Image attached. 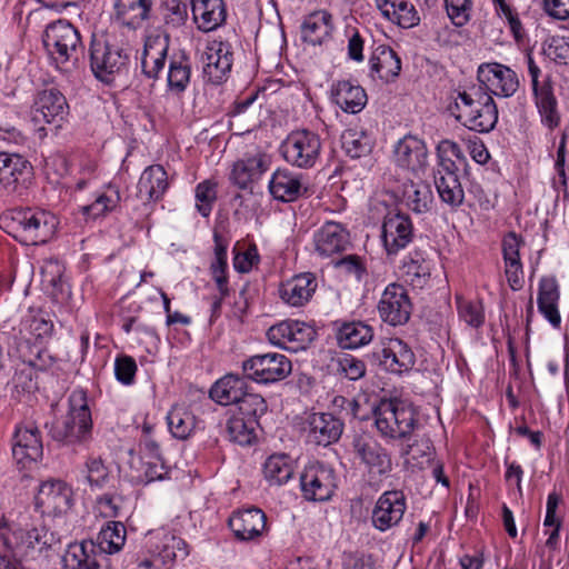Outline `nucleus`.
<instances>
[{
	"label": "nucleus",
	"instance_id": "obj_1",
	"mask_svg": "<svg viewBox=\"0 0 569 569\" xmlns=\"http://www.w3.org/2000/svg\"><path fill=\"white\" fill-rule=\"evenodd\" d=\"M58 541L56 535L32 520L29 511L0 517V569H21L22 558L42 552Z\"/></svg>",
	"mask_w": 569,
	"mask_h": 569
},
{
	"label": "nucleus",
	"instance_id": "obj_2",
	"mask_svg": "<svg viewBox=\"0 0 569 569\" xmlns=\"http://www.w3.org/2000/svg\"><path fill=\"white\" fill-rule=\"evenodd\" d=\"M59 221L46 210L14 208L0 216V228L26 246L47 243L56 233Z\"/></svg>",
	"mask_w": 569,
	"mask_h": 569
},
{
	"label": "nucleus",
	"instance_id": "obj_3",
	"mask_svg": "<svg viewBox=\"0 0 569 569\" xmlns=\"http://www.w3.org/2000/svg\"><path fill=\"white\" fill-rule=\"evenodd\" d=\"M52 440L66 445H84L92 437L93 422L88 405L87 392L74 389L68 397V410L64 416L47 423Z\"/></svg>",
	"mask_w": 569,
	"mask_h": 569
},
{
	"label": "nucleus",
	"instance_id": "obj_4",
	"mask_svg": "<svg viewBox=\"0 0 569 569\" xmlns=\"http://www.w3.org/2000/svg\"><path fill=\"white\" fill-rule=\"evenodd\" d=\"M375 427L387 442L409 440L418 427V412L412 403L399 398L380 399L372 408Z\"/></svg>",
	"mask_w": 569,
	"mask_h": 569
},
{
	"label": "nucleus",
	"instance_id": "obj_5",
	"mask_svg": "<svg viewBox=\"0 0 569 569\" xmlns=\"http://www.w3.org/2000/svg\"><path fill=\"white\" fill-rule=\"evenodd\" d=\"M448 110L463 126L478 132H490L498 121L497 104L489 93L482 91L481 87L458 92L455 101L448 106Z\"/></svg>",
	"mask_w": 569,
	"mask_h": 569
},
{
	"label": "nucleus",
	"instance_id": "obj_6",
	"mask_svg": "<svg viewBox=\"0 0 569 569\" xmlns=\"http://www.w3.org/2000/svg\"><path fill=\"white\" fill-rule=\"evenodd\" d=\"M89 52L93 76L106 84L112 83L116 76L128 71L131 59V48L128 43L93 34Z\"/></svg>",
	"mask_w": 569,
	"mask_h": 569
},
{
	"label": "nucleus",
	"instance_id": "obj_7",
	"mask_svg": "<svg viewBox=\"0 0 569 569\" xmlns=\"http://www.w3.org/2000/svg\"><path fill=\"white\" fill-rule=\"evenodd\" d=\"M438 169L435 174V184L440 200L451 208H458L463 203L465 191L458 177V167L452 160H465L460 146L452 140H441L437 147Z\"/></svg>",
	"mask_w": 569,
	"mask_h": 569
},
{
	"label": "nucleus",
	"instance_id": "obj_8",
	"mask_svg": "<svg viewBox=\"0 0 569 569\" xmlns=\"http://www.w3.org/2000/svg\"><path fill=\"white\" fill-rule=\"evenodd\" d=\"M42 42L50 60L61 71H67L70 63L77 62L83 51L80 32L64 19L46 27Z\"/></svg>",
	"mask_w": 569,
	"mask_h": 569
},
{
	"label": "nucleus",
	"instance_id": "obj_9",
	"mask_svg": "<svg viewBox=\"0 0 569 569\" xmlns=\"http://www.w3.org/2000/svg\"><path fill=\"white\" fill-rule=\"evenodd\" d=\"M321 149L320 136L308 129L290 132L280 146V152L286 162L300 169L315 167Z\"/></svg>",
	"mask_w": 569,
	"mask_h": 569
},
{
	"label": "nucleus",
	"instance_id": "obj_10",
	"mask_svg": "<svg viewBox=\"0 0 569 569\" xmlns=\"http://www.w3.org/2000/svg\"><path fill=\"white\" fill-rule=\"evenodd\" d=\"M241 369L244 378L268 385L286 379L291 373L292 365L284 355L268 352L243 360Z\"/></svg>",
	"mask_w": 569,
	"mask_h": 569
},
{
	"label": "nucleus",
	"instance_id": "obj_11",
	"mask_svg": "<svg viewBox=\"0 0 569 569\" xmlns=\"http://www.w3.org/2000/svg\"><path fill=\"white\" fill-rule=\"evenodd\" d=\"M268 341L281 349L298 352L306 350L317 337L313 325L295 319H286L267 330Z\"/></svg>",
	"mask_w": 569,
	"mask_h": 569
},
{
	"label": "nucleus",
	"instance_id": "obj_12",
	"mask_svg": "<svg viewBox=\"0 0 569 569\" xmlns=\"http://www.w3.org/2000/svg\"><path fill=\"white\" fill-rule=\"evenodd\" d=\"M357 459L365 465L372 477L386 478L392 471V458L389 450L369 433H357L351 441Z\"/></svg>",
	"mask_w": 569,
	"mask_h": 569
},
{
	"label": "nucleus",
	"instance_id": "obj_13",
	"mask_svg": "<svg viewBox=\"0 0 569 569\" xmlns=\"http://www.w3.org/2000/svg\"><path fill=\"white\" fill-rule=\"evenodd\" d=\"M337 487L335 470L321 462L309 463L300 476L302 497L308 501H328L332 498Z\"/></svg>",
	"mask_w": 569,
	"mask_h": 569
},
{
	"label": "nucleus",
	"instance_id": "obj_14",
	"mask_svg": "<svg viewBox=\"0 0 569 569\" xmlns=\"http://www.w3.org/2000/svg\"><path fill=\"white\" fill-rule=\"evenodd\" d=\"M73 505L72 488L59 479L43 481L34 497V507L42 516L66 515Z\"/></svg>",
	"mask_w": 569,
	"mask_h": 569
},
{
	"label": "nucleus",
	"instance_id": "obj_15",
	"mask_svg": "<svg viewBox=\"0 0 569 569\" xmlns=\"http://www.w3.org/2000/svg\"><path fill=\"white\" fill-rule=\"evenodd\" d=\"M368 357L373 366L398 375L408 372L416 362L411 348L399 338H391L383 342Z\"/></svg>",
	"mask_w": 569,
	"mask_h": 569
},
{
	"label": "nucleus",
	"instance_id": "obj_16",
	"mask_svg": "<svg viewBox=\"0 0 569 569\" xmlns=\"http://www.w3.org/2000/svg\"><path fill=\"white\" fill-rule=\"evenodd\" d=\"M380 319L392 327L406 325L412 312L407 289L397 282L389 283L377 305Z\"/></svg>",
	"mask_w": 569,
	"mask_h": 569
},
{
	"label": "nucleus",
	"instance_id": "obj_17",
	"mask_svg": "<svg viewBox=\"0 0 569 569\" xmlns=\"http://www.w3.org/2000/svg\"><path fill=\"white\" fill-rule=\"evenodd\" d=\"M479 87L491 97H511L518 90L519 79L509 67L498 63H482L477 71Z\"/></svg>",
	"mask_w": 569,
	"mask_h": 569
},
{
	"label": "nucleus",
	"instance_id": "obj_18",
	"mask_svg": "<svg viewBox=\"0 0 569 569\" xmlns=\"http://www.w3.org/2000/svg\"><path fill=\"white\" fill-rule=\"evenodd\" d=\"M233 47L228 40L213 39L204 51L203 73L212 84L227 81L233 64Z\"/></svg>",
	"mask_w": 569,
	"mask_h": 569
},
{
	"label": "nucleus",
	"instance_id": "obj_19",
	"mask_svg": "<svg viewBox=\"0 0 569 569\" xmlns=\"http://www.w3.org/2000/svg\"><path fill=\"white\" fill-rule=\"evenodd\" d=\"M343 428V421L329 412L309 413L302 427L308 443L323 447L337 442Z\"/></svg>",
	"mask_w": 569,
	"mask_h": 569
},
{
	"label": "nucleus",
	"instance_id": "obj_20",
	"mask_svg": "<svg viewBox=\"0 0 569 569\" xmlns=\"http://www.w3.org/2000/svg\"><path fill=\"white\" fill-rule=\"evenodd\" d=\"M406 509L407 498L402 490L385 491L372 510V526L379 531L396 527L402 520Z\"/></svg>",
	"mask_w": 569,
	"mask_h": 569
},
{
	"label": "nucleus",
	"instance_id": "obj_21",
	"mask_svg": "<svg viewBox=\"0 0 569 569\" xmlns=\"http://www.w3.org/2000/svg\"><path fill=\"white\" fill-rule=\"evenodd\" d=\"M381 238L389 256L405 249L413 239L410 217L401 212H389L382 223Z\"/></svg>",
	"mask_w": 569,
	"mask_h": 569
},
{
	"label": "nucleus",
	"instance_id": "obj_22",
	"mask_svg": "<svg viewBox=\"0 0 569 569\" xmlns=\"http://www.w3.org/2000/svg\"><path fill=\"white\" fill-rule=\"evenodd\" d=\"M33 174L31 162L19 153L0 152V186L8 192L24 187Z\"/></svg>",
	"mask_w": 569,
	"mask_h": 569
},
{
	"label": "nucleus",
	"instance_id": "obj_23",
	"mask_svg": "<svg viewBox=\"0 0 569 569\" xmlns=\"http://www.w3.org/2000/svg\"><path fill=\"white\" fill-rule=\"evenodd\" d=\"M229 528L239 541H254L267 530V516L256 507L233 511L228 520Z\"/></svg>",
	"mask_w": 569,
	"mask_h": 569
},
{
	"label": "nucleus",
	"instance_id": "obj_24",
	"mask_svg": "<svg viewBox=\"0 0 569 569\" xmlns=\"http://www.w3.org/2000/svg\"><path fill=\"white\" fill-rule=\"evenodd\" d=\"M273 199L280 202H293L308 193V186L302 173L288 168L277 169L268 184Z\"/></svg>",
	"mask_w": 569,
	"mask_h": 569
},
{
	"label": "nucleus",
	"instance_id": "obj_25",
	"mask_svg": "<svg viewBox=\"0 0 569 569\" xmlns=\"http://www.w3.org/2000/svg\"><path fill=\"white\" fill-rule=\"evenodd\" d=\"M34 120L61 127L69 114V104L66 97L56 88L40 91L33 103Z\"/></svg>",
	"mask_w": 569,
	"mask_h": 569
},
{
	"label": "nucleus",
	"instance_id": "obj_26",
	"mask_svg": "<svg viewBox=\"0 0 569 569\" xmlns=\"http://www.w3.org/2000/svg\"><path fill=\"white\" fill-rule=\"evenodd\" d=\"M43 453L41 435L36 426L17 427L12 438V456L21 468L38 461Z\"/></svg>",
	"mask_w": 569,
	"mask_h": 569
},
{
	"label": "nucleus",
	"instance_id": "obj_27",
	"mask_svg": "<svg viewBox=\"0 0 569 569\" xmlns=\"http://www.w3.org/2000/svg\"><path fill=\"white\" fill-rule=\"evenodd\" d=\"M270 161L264 153L246 154L233 162L229 180L240 190H247L269 169Z\"/></svg>",
	"mask_w": 569,
	"mask_h": 569
},
{
	"label": "nucleus",
	"instance_id": "obj_28",
	"mask_svg": "<svg viewBox=\"0 0 569 569\" xmlns=\"http://www.w3.org/2000/svg\"><path fill=\"white\" fill-rule=\"evenodd\" d=\"M146 548L148 552H153L163 568H167L180 558L184 559L189 551L183 539L169 532H158L151 535Z\"/></svg>",
	"mask_w": 569,
	"mask_h": 569
},
{
	"label": "nucleus",
	"instance_id": "obj_29",
	"mask_svg": "<svg viewBox=\"0 0 569 569\" xmlns=\"http://www.w3.org/2000/svg\"><path fill=\"white\" fill-rule=\"evenodd\" d=\"M318 287L317 278L311 272L291 277L279 286V297L291 307H302L308 303Z\"/></svg>",
	"mask_w": 569,
	"mask_h": 569
},
{
	"label": "nucleus",
	"instance_id": "obj_30",
	"mask_svg": "<svg viewBox=\"0 0 569 569\" xmlns=\"http://www.w3.org/2000/svg\"><path fill=\"white\" fill-rule=\"evenodd\" d=\"M317 252L322 257H330L346 251L350 246V233L339 222L327 221L315 234Z\"/></svg>",
	"mask_w": 569,
	"mask_h": 569
},
{
	"label": "nucleus",
	"instance_id": "obj_31",
	"mask_svg": "<svg viewBox=\"0 0 569 569\" xmlns=\"http://www.w3.org/2000/svg\"><path fill=\"white\" fill-rule=\"evenodd\" d=\"M153 0H114L112 19L121 27L132 30L150 19Z\"/></svg>",
	"mask_w": 569,
	"mask_h": 569
},
{
	"label": "nucleus",
	"instance_id": "obj_32",
	"mask_svg": "<svg viewBox=\"0 0 569 569\" xmlns=\"http://www.w3.org/2000/svg\"><path fill=\"white\" fill-rule=\"evenodd\" d=\"M523 240L516 232H508L502 239V257L505 261V273L512 290H519L523 284V269L520 259V247Z\"/></svg>",
	"mask_w": 569,
	"mask_h": 569
},
{
	"label": "nucleus",
	"instance_id": "obj_33",
	"mask_svg": "<svg viewBox=\"0 0 569 569\" xmlns=\"http://www.w3.org/2000/svg\"><path fill=\"white\" fill-rule=\"evenodd\" d=\"M167 69V91L178 97L182 96L191 82L190 56L184 50L173 51L169 56Z\"/></svg>",
	"mask_w": 569,
	"mask_h": 569
},
{
	"label": "nucleus",
	"instance_id": "obj_34",
	"mask_svg": "<svg viewBox=\"0 0 569 569\" xmlns=\"http://www.w3.org/2000/svg\"><path fill=\"white\" fill-rule=\"evenodd\" d=\"M396 163L411 171L423 170L428 163V150L425 142L413 136H406L395 147Z\"/></svg>",
	"mask_w": 569,
	"mask_h": 569
},
{
	"label": "nucleus",
	"instance_id": "obj_35",
	"mask_svg": "<svg viewBox=\"0 0 569 569\" xmlns=\"http://www.w3.org/2000/svg\"><path fill=\"white\" fill-rule=\"evenodd\" d=\"M169 39H160L159 37L148 38L142 57L141 68L143 74L149 79H158L160 73L169 64Z\"/></svg>",
	"mask_w": 569,
	"mask_h": 569
},
{
	"label": "nucleus",
	"instance_id": "obj_36",
	"mask_svg": "<svg viewBox=\"0 0 569 569\" xmlns=\"http://www.w3.org/2000/svg\"><path fill=\"white\" fill-rule=\"evenodd\" d=\"M332 101L347 113H358L367 104L365 89L351 80H338L331 87Z\"/></svg>",
	"mask_w": 569,
	"mask_h": 569
},
{
	"label": "nucleus",
	"instance_id": "obj_37",
	"mask_svg": "<svg viewBox=\"0 0 569 569\" xmlns=\"http://www.w3.org/2000/svg\"><path fill=\"white\" fill-rule=\"evenodd\" d=\"M103 558L96 542L82 540L70 543L62 557L63 569H100Z\"/></svg>",
	"mask_w": 569,
	"mask_h": 569
},
{
	"label": "nucleus",
	"instance_id": "obj_38",
	"mask_svg": "<svg viewBox=\"0 0 569 569\" xmlns=\"http://www.w3.org/2000/svg\"><path fill=\"white\" fill-rule=\"evenodd\" d=\"M247 378L228 373L218 379L209 390V397L220 406L237 405L248 390Z\"/></svg>",
	"mask_w": 569,
	"mask_h": 569
},
{
	"label": "nucleus",
	"instance_id": "obj_39",
	"mask_svg": "<svg viewBox=\"0 0 569 569\" xmlns=\"http://www.w3.org/2000/svg\"><path fill=\"white\" fill-rule=\"evenodd\" d=\"M560 291L558 282L552 277H543L539 281L537 305L539 312L553 328H559L561 317L558 310Z\"/></svg>",
	"mask_w": 569,
	"mask_h": 569
},
{
	"label": "nucleus",
	"instance_id": "obj_40",
	"mask_svg": "<svg viewBox=\"0 0 569 569\" xmlns=\"http://www.w3.org/2000/svg\"><path fill=\"white\" fill-rule=\"evenodd\" d=\"M332 14L327 10H317L305 17L301 24V39L312 46L322 44L333 31Z\"/></svg>",
	"mask_w": 569,
	"mask_h": 569
},
{
	"label": "nucleus",
	"instance_id": "obj_41",
	"mask_svg": "<svg viewBox=\"0 0 569 569\" xmlns=\"http://www.w3.org/2000/svg\"><path fill=\"white\" fill-rule=\"evenodd\" d=\"M369 76L383 82L393 81L401 70V60L390 47H378L369 59Z\"/></svg>",
	"mask_w": 569,
	"mask_h": 569
},
{
	"label": "nucleus",
	"instance_id": "obj_42",
	"mask_svg": "<svg viewBox=\"0 0 569 569\" xmlns=\"http://www.w3.org/2000/svg\"><path fill=\"white\" fill-rule=\"evenodd\" d=\"M198 29L209 32L217 29L227 17L223 0H190Z\"/></svg>",
	"mask_w": 569,
	"mask_h": 569
},
{
	"label": "nucleus",
	"instance_id": "obj_43",
	"mask_svg": "<svg viewBox=\"0 0 569 569\" xmlns=\"http://www.w3.org/2000/svg\"><path fill=\"white\" fill-rule=\"evenodd\" d=\"M377 8L389 21L403 29L419 24L420 16L409 0H376Z\"/></svg>",
	"mask_w": 569,
	"mask_h": 569
},
{
	"label": "nucleus",
	"instance_id": "obj_44",
	"mask_svg": "<svg viewBox=\"0 0 569 569\" xmlns=\"http://www.w3.org/2000/svg\"><path fill=\"white\" fill-rule=\"evenodd\" d=\"M169 187L168 174L160 164L147 167L138 181V197L148 201L160 200Z\"/></svg>",
	"mask_w": 569,
	"mask_h": 569
},
{
	"label": "nucleus",
	"instance_id": "obj_45",
	"mask_svg": "<svg viewBox=\"0 0 569 569\" xmlns=\"http://www.w3.org/2000/svg\"><path fill=\"white\" fill-rule=\"evenodd\" d=\"M401 276L415 289L425 288L431 277V261L421 250H413L403 260Z\"/></svg>",
	"mask_w": 569,
	"mask_h": 569
},
{
	"label": "nucleus",
	"instance_id": "obj_46",
	"mask_svg": "<svg viewBox=\"0 0 569 569\" xmlns=\"http://www.w3.org/2000/svg\"><path fill=\"white\" fill-rule=\"evenodd\" d=\"M533 92L535 103L541 118L542 124L553 129L560 123L558 102L553 93L550 77L548 76L541 83V89Z\"/></svg>",
	"mask_w": 569,
	"mask_h": 569
},
{
	"label": "nucleus",
	"instance_id": "obj_47",
	"mask_svg": "<svg viewBox=\"0 0 569 569\" xmlns=\"http://www.w3.org/2000/svg\"><path fill=\"white\" fill-rule=\"evenodd\" d=\"M373 337V329L362 321L345 322L338 329L337 340L343 349H356L369 343Z\"/></svg>",
	"mask_w": 569,
	"mask_h": 569
},
{
	"label": "nucleus",
	"instance_id": "obj_48",
	"mask_svg": "<svg viewBox=\"0 0 569 569\" xmlns=\"http://www.w3.org/2000/svg\"><path fill=\"white\" fill-rule=\"evenodd\" d=\"M127 530L121 521H108L98 533L96 546L99 548L100 555L104 558V553H117L124 546Z\"/></svg>",
	"mask_w": 569,
	"mask_h": 569
},
{
	"label": "nucleus",
	"instance_id": "obj_49",
	"mask_svg": "<svg viewBox=\"0 0 569 569\" xmlns=\"http://www.w3.org/2000/svg\"><path fill=\"white\" fill-rule=\"evenodd\" d=\"M403 199L406 206L415 213H426L431 210L433 193L429 183L419 181L405 186Z\"/></svg>",
	"mask_w": 569,
	"mask_h": 569
},
{
	"label": "nucleus",
	"instance_id": "obj_50",
	"mask_svg": "<svg viewBox=\"0 0 569 569\" xmlns=\"http://www.w3.org/2000/svg\"><path fill=\"white\" fill-rule=\"evenodd\" d=\"M293 475L290 457L284 453L270 456L263 465V476L270 486H281Z\"/></svg>",
	"mask_w": 569,
	"mask_h": 569
},
{
	"label": "nucleus",
	"instance_id": "obj_51",
	"mask_svg": "<svg viewBox=\"0 0 569 569\" xmlns=\"http://www.w3.org/2000/svg\"><path fill=\"white\" fill-rule=\"evenodd\" d=\"M341 144L347 156L359 159L371 153L373 139L363 130L347 129L341 136Z\"/></svg>",
	"mask_w": 569,
	"mask_h": 569
},
{
	"label": "nucleus",
	"instance_id": "obj_52",
	"mask_svg": "<svg viewBox=\"0 0 569 569\" xmlns=\"http://www.w3.org/2000/svg\"><path fill=\"white\" fill-rule=\"evenodd\" d=\"M17 352L24 365L37 370H46L52 365V357L38 342H30L28 339H20L17 343Z\"/></svg>",
	"mask_w": 569,
	"mask_h": 569
},
{
	"label": "nucleus",
	"instance_id": "obj_53",
	"mask_svg": "<svg viewBox=\"0 0 569 569\" xmlns=\"http://www.w3.org/2000/svg\"><path fill=\"white\" fill-rule=\"evenodd\" d=\"M258 427V420H249L233 413L227 421V433L231 441L240 446H249L257 438L256 430Z\"/></svg>",
	"mask_w": 569,
	"mask_h": 569
},
{
	"label": "nucleus",
	"instance_id": "obj_54",
	"mask_svg": "<svg viewBox=\"0 0 569 569\" xmlns=\"http://www.w3.org/2000/svg\"><path fill=\"white\" fill-rule=\"evenodd\" d=\"M167 420L171 435L180 440L188 439L197 427L194 415L183 407H173Z\"/></svg>",
	"mask_w": 569,
	"mask_h": 569
},
{
	"label": "nucleus",
	"instance_id": "obj_55",
	"mask_svg": "<svg viewBox=\"0 0 569 569\" xmlns=\"http://www.w3.org/2000/svg\"><path fill=\"white\" fill-rule=\"evenodd\" d=\"M120 200L119 189L114 186H109L107 192L99 194L92 203L83 206L81 212L88 218L97 219L113 211Z\"/></svg>",
	"mask_w": 569,
	"mask_h": 569
},
{
	"label": "nucleus",
	"instance_id": "obj_56",
	"mask_svg": "<svg viewBox=\"0 0 569 569\" xmlns=\"http://www.w3.org/2000/svg\"><path fill=\"white\" fill-rule=\"evenodd\" d=\"M456 305L459 319L467 326L478 329L485 323V309L481 301L469 300L457 295Z\"/></svg>",
	"mask_w": 569,
	"mask_h": 569
},
{
	"label": "nucleus",
	"instance_id": "obj_57",
	"mask_svg": "<svg viewBox=\"0 0 569 569\" xmlns=\"http://www.w3.org/2000/svg\"><path fill=\"white\" fill-rule=\"evenodd\" d=\"M236 415L249 420H258L267 412L268 406L264 398L254 392H244L243 397L237 402Z\"/></svg>",
	"mask_w": 569,
	"mask_h": 569
},
{
	"label": "nucleus",
	"instance_id": "obj_58",
	"mask_svg": "<svg viewBox=\"0 0 569 569\" xmlns=\"http://www.w3.org/2000/svg\"><path fill=\"white\" fill-rule=\"evenodd\" d=\"M124 499L119 493L106 492L96 499V510L99 516L107 519L123 517Z\"/></svg>",
	"mask_w": 569,
	"mask_h": 569
},
{
	"label": "nucleus",
	"instance_id": "obj_59",
	"mask_svg": "<svg viewBox=\"0 0 569 569\" xmlns=\"http://www.w3.org/2000/svg\"><path fill=\"white\" fill-rule=\"evenodd\" d=\"M197 209L199 213L207 218L217 200V183L212 180H204L196 187Z\"/></svg>",
	"mask_w": 569,
	"mask_h": 569
},
{
	"label": "nucleus",
	"instance_id": "obj_60",
	"mask_svg": "<svg viewBox=\"0 0 569 569\" xmlns=\"http://www.w3.org/2000/svg\"><path fill=\"white\" fill-rule=\"evenodd\" d=\"M472 0H445V8L456 27L466 26L471 19Z\"/></svg>",
	"mask_w": 569,
	"mask_h": 569
},
{
	"label": "nucleus",
	"instance_id": "obj_61",
	"mask_svg": "<svg viewBox=\"0 0 569 569\" xmlns=\"http://www.w3.org/2000/svg\"><path fill=\"white\" fill-rule=\"evenodd\" d=\"M162 11L166 24L172 28L181 27L188 19V6L182 0H164Z\"/></svg>",
	"mask_w": 569,
	"mask_h": 569
},
{
	"label": "nucleus",
	"instance_id": "obj_62",
	"mask_svg": "<svg viewBox=\"0 0 569 569\" xmlns=\"http://www.w3.org/2000/svg\"><path fill=\"white\" fill-rule=\"evenodd\" d=\"M87 481L92 489H102L109 480V470L101 458L90 457L86 461Z\"/></svg>",
	"mask_w": 569,
	"mask_h": 569
},
{
	"label": "nucleus",
	"instance_id": "obj_63",
	"mask_svg": "<svg viewBox=\"0 0 569 569\" xmlns=\"http://www.w3.org/2000/svg\"><path fill=\"white\" fill-rule=\"evenodd\" d=\"M333 264L345 274L355 277L358 282H361L368 274L366 259L358 254H347L336 260Z\"/></svg>",
	"mask_w": 569,
	"mask_h": 569
},
{
	"label": "nucleus",
	"instance_id": "obj_64",
	"mask_svg": "<svg viewBox=\"0 0 569 569\" xmlns=\"http://www.w3.org/2000/svg\"><path fill=\"white\" fill-rule=\"evenodd\" d=\"M491 2L496 13L508 21L515 39L521 40L523 38V28L517 11L506 0H491Z\"/></svg>",
	"mask_w": 569,
	"mask_h": 569
}]
</instances>
